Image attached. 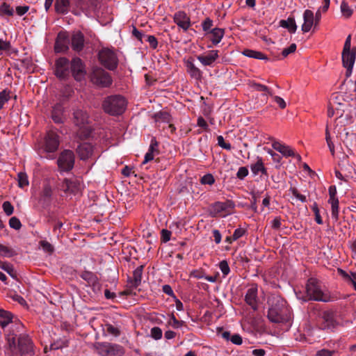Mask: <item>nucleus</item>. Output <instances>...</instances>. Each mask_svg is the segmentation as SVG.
Listing matches in <instances>:
<instances>
[{"instance_id":"nucleus-42","label":"nucleus","mask_w":356,"mask_h":356,"mask_svg":"<svg viewBox=\"0 0 356 356\" xmlns=\"http://www.w3.org/2000/svg\"><path fill=\"white\" fill-rule=\"evenodd\" d=\"M340 8L341 12L344 17L348 18L352 15L353 10L346 1H342Z\"/></svg>"},{"instance_id":"nucleus-27","label":"nucleus","mask_w":356,"mask_h":356,"mask_svg":"<svg viewBox=\"0 0 356 356\" xmlns=\"http://www.w3.org/2000/svg\"><path fill=\"white\" fill-rule=\"evenodd\" d=\"M272 147L274 149L281 153L284 156H294L295 152L293 149L289 146L280 143L278 141H275L272 144Z\"/></svg>"},{"instance_id":"nucleus-25","label":"nucleus","mask_w":356,"mask_h":356,"mask_svg":"<svg viewBox=\"0 0 356 356\" xmlns=\"http://www.w3.org/2000/svg\"><path fill=\"white\" fill-rule=\"evenodd\" d=\"M186 67L187 72L190 76L196 79L199 80L202 78V72L195 66L193 62V59L189 58L186 61Z\"/></svg>"},{"instance_id":"nucleus-57","label":"nucleus","mask_w":356,"mask_h":356,"mask_svg":"<svg viewBox=\"0 0 356 356\" xmlns=\"http://www.w3.org/2000/svg\"><path fill=\"white\" fill-rule=\"evenodd\" d=\"M169 324L171 325L174 328H179L183 325L184 322L178 321L175 318V316L173 314H172L170 316Z\"/></svg>"},{"instance_id":"nucleus-13","label":"nucleus","mask_w":356,"mask_h":356,"mask_svg":"<svg viewBox=\"0 0 356 356\" xmlns=\"http://www.w3.org/2000/svg\"><path fill=\"white\" fill-rule=\"evenodd\" d=\"M60 188L65 193L76 194L81 191L82 186L81 180L74 177L72 179H65L63 181Z\"/></svg>"},{"instance_id":"nucleus-15","label":"nucleus","mask_w":356,"mask_h":356,"mask_svg":"<svg viewBox=\"0 0 356 356\" xmlns=\"http://www.w3.org/2000/svg\"><path fill=\"white\" fill-rule=\"evenodd\" d=\"M71 73L76 81H81L86 75V70L82 60L79 58H74L70 63Z\"/></svg>"},{"instance_id":"nucleus-43","label":"nucleus","mask_w":356,"mask_h":356,"mask_svg":"<svg viewBox=\"0 0 356 356\" xmlns=\"http://www.w3.org/2000/svg\"><path fill=\"white\" fill-rule=\"evenodd\" d=\"M252 87L257 91L264 92V95H266L273 96L271 90L266 86L260 83H254Z\"/></svg>"},{"instance_id":"nucleus-2","label":"nucleus","mask_w":356,"mask_h":356,"mask_svg":"<svg viewBox=\"0 0 356 356\" xmlns=\"http://www.w3.org/2000/svg\"><path fill=\"white\" fill-rule=\"evenodd\" d=\"M268 318L273 323H282L290 318V311L286 302L280 296L273 295L268 300Z\"/></svg>"},{"instance_id":"nucleus-35","label":"nucleus","mask_w":356,"mask_h":356,"mask_svg":"<svg viewBox=\"0 0 356 356\" xmlns=\"http://www.w3.org/2000/svg\"><path fill=\"white\" fill-rule=\"evenodd\" d=\"M13 15L14 9L10 4L3 2L0 5V15L11 17Z\"/></svg>"},{"instance_id":"nucleus-59","label":"nucleus","mask_w":356,"mask_h":356,"mask_svg":"<svg viewBox=\"0 0 356 356\" xmlns=\"http://www.w3.org/2000/svg\"><path fill=\"white\" fill-rule=\"evenodd\" d=\"M145 37L152 48L156 49L157 47L158 42L154 35H145Z\"/></svg>"},{"instance_id":"nucleus-41","label":"nucleus","mask_w":356,"mask_h":356,"mask_svg":"<svg viewBox=\"0 0 356 356\" xmlns=\"http://www.w3.org/2000/svg\"><path fill=\"white\" fill-rule=\"evenodd\" d=\"M10 92L6 89L0 92V110L3 108L5 103L8 102L10 98Z\"/></svg>"},{"instance_id":"nucleus-18","label":"nucleus","mask_w":356,"mask_h":356,"mask_svg":"<svg viewBox=\"0 0 356 356\" xmlns=\"http://www.w3.org/2000/svg\"><path fill=\"white\" fill-rule=\"evenodd\" d=\"M257 286L252 285L249 288L245 296V302L255 311L258 308L257 305Z\"/></svg>"},{"instance_id":"nucleus-20","label":"nucleus","mask_w":356,"mask_h":356,"mask_svg":"<svg viewBox=\"0 0 356 356\" xmlns=\"http://www.w3.org/2000/svg\"><path fill=\"white\" fill-rule=\"evenodd\" d=\"M302 17L304 22L302 25L301 30L303 33H308L312 30L313 25H315L314 13L307 9L304 11Z\"/></svg>"},{"instance_id":"nucleus-23","label":"nucleus","mask_w":356,"mask_h":356,"mask_svg":"<svg viewBox=\"0 0 356 356\" xmlns=\"http://www.w3.org/2000/svg\"><path fill=\"white\" fill-rule=\"evenodd\" d=\"M84 35L80 31L74 32L71 38V46L74 51H81L84 47Z\"/></svg>"},{"instance_id":"nucleus-19","label":"nucleus","mask_w":356,"mask_h":356,"mask_svg":"<svg viewBox=\"0 0 356 356\" xmlns=\"http://www.w3.org/2000/svg\"><path fill=\"white\" fill-rule=\"evenodd\" d=\"M69 40L65 33H59L55 42V51L58 53L65 52L68 49Z\"/></svg>"},{"instance_id":"nucleus-52","label":"nucleus","mask_w":356,"mask_h":356,"mask_svg":"<svg viewBox=\"0 0 356 356\" xmlns=\"http://www.w3.org/2000/svg\"><path fill=\"white\" fill-rule=\"evenodd\" d=\"M75 6L77 8L84 10L88 8L89 1L88 0H73Z\"/></svg>"},{"instance_id":"nucleus-64","label":"nucleus","mask_w":356,"mask_h":356,"mask_svg":"<svg viewBox=\"0 0 356 356\" xmlns=\"http://www.w3.org/2000/svg\"><path fill=\"white\" fill-rule=\"evenodd\" d=\"M213 26V21L210 18H206L202 24L204 31H208Z\"/></svg>"},{"instance_id":"nucleus-5","label":"nucleus","mask_w":356,"mask_h":356,"mask_svg":"<svg viewBox=\"0 0 356 356\" xmlns=\"http://www.w3.org/2000/svg\"><path fill=\"white\" fill-rule=\"evenodd\" d=\"M307 296L309 300L327 302L330 300L328 292L314 278H310L306 286Z\"/></svg>"},{"instance_id":"nucleus-9","label":"nucleus","mask_w":356,"mask_h":356,"mask_svg":"<svg viewBox=\"0 0 356 356\" xmlns=\"http://www.w3.org/2000/svg\"><path fill=\"white\" fill-rule=\"evenodd\" d=\"M57 163L62 171L71 170L74 165V154L71 150H64L59 155Z\"/></svg>"},{"instance_id":"nucleus-34","label":"nucleus","mask_w":356,"mask_h":356,"mask_svg":"<svg viewBox=\"0 0 356 356\" xmlns=\"http://www.w3.org/2000/svg\"><path fill=\"white\" fill-rule=\"evenodd\" d=\"M243 54L248 58H253L259 60L267 59V57L261 51L252 49H245L243 51Z\"/></svg>"},{"instance_id":"nucleus-29","label":"nucleus","mask_w":356,"mask_h":356,"mask_svg":"<svg viewBox=\"0 0 356 356\" xmlns=\"http://www.w3.org/2000/svg\"><path fill=\"white\" fill-rule=\"evenodd\" d=\"M224 33H225V32H224V30L222 29H220V28L213 29L210 31L211 40L212 43L214 45H216L218 43H220L221 40H222V38L224 36Z\"/></svg>"},{"instance_id":"nucleus-33","label":"nucleus","mask_w":356,"mask_h":356,"mask_svg":"<svg viewBox=\"0 0 356 356\" xmlns=\"http://www.w3.org/2000/svg\"><path fill=\"white\" fill-rule=\"evenodd\" d=\"M154 119L158 122L170 123L172 118L169 113L160 111L154 114Z\"/></svg>"},{"instance_id":"nucleus-54","label":"nucleus","mask_w":356,"mask_h":356,"mask_svg":"<svg viewBox=\"0 0 356 356\" xmlns=\"http://www.w3.org/2000/svg\"><path fill=\"white\" fill-rule=\"evenodd\" d=\"M296 50V44L295 43L291 44L289 47L284 48L282 50V55L284 58L288 56L290 54L295 52Z\"/></svg>"},{"instance_id":"nucleus-31","label":"nucleus","mask_w":356,"mask_h":356,"mask_svg":"<svg viewBox=\"0 0 356 356\" xmlns=\"http://www.w3.org/2000/svg\"><path fill=\"white\" fill-rule=\"evenodd\" d=\"M280 24L282 27L287 29L291 33H295L297 30V25L293 17H289L286 20H281Z\"/></svg>"},{"instance_id":"nucleus-55","label":"nucleus","mask_w":356,"mask_h":356,"mask_svg":"<svg viewBox=\"0 0 356 356\" xmlns=\"http://www.w3.org/2000/svg\"><path fill=\"white\" fill-rule=\"evenodd\" d=\"M290 191L293 196L296 197L298 200H299L301 202H307V197L305 195L300 194L296 188H291Z\"/></svg>"},{"instance_id":"nucleus-32","label":"nucleus","mask_w":356,"mask_h":356,"mask_svg":"<svg viewBox=\"0 0 356 356\" xmlns=\"http://www.w3.org/2000/svg\"><path fill=\"white\" fill-rule=\"evenodd\" d=\"M328 203L331 205L332 218L337 221L339 219V200L338 198L329 199Z\"/></svg>"},{"instance_id":"nucleus-38","label":"nucleus","mask_w":356,"mask_h":356,"mask_svg":"<svg viewBox=\"0 0 356 356\" xmlns=\"http://www.w3.org/2000/svg\"><path fill=\"white\" fill-rule=\"evenodd\" d=\"M143 266H140L135 269L133 272L134 284L135 286H138L142 279Z\"/></svg>"},{"instance_id":"nucleus-1","label":"nucleus","mask_w":356,"mask_h":356,"mask_svg":"<svg viewBox=\"0 0 356 356\" xmlns=\"http://www.w3.org/2000/svg\"><path fill=\"white\" fill-rule=\"evenodd\" d=\"M6 340L8 346V353L10 356H33L35 354L33 343L26 334L10 333L6 334Z\"/></svg>"},{"instance_id":"nucleus-61","label":"nucleus","mask_w":356,"mask_h":356,"mask_svg":"<svg viewBox=\"0 0 356 356\" xmlns=\"http://www.w3.org/2000/svg\"><path fill=\"white\" fill-rule=\"evenodd\" d=\"M245 233V230L242 228H237L234 230L232 235V240L236 241L237 239L242 237Z\"/></svg>"},{"instance_id":"nucleus-63","label":"nucleus","mask_w":356,"mask_h":356,"mask_svg":"<svg viewBox=\"0 0 356 356\" xmlns=\"http://www.w3.org/2000/svg\"><path fill=\"white\" fill-rule=\"evenodd\" d=\"M282 226V220L281 218L279 216L275 217L271 221V227L274 229H279Z\"/></svg>"},{"instance_id":"nucleus-44","label":"nucleus","mask_w":356,"mask_h":356,"mask_svg":"<svg viewBox=\"0 0 356 356\" xmlns=\"http://www.w3.org/2000/svg\"><path fill=\"white\" fill-rule=\"evenodd\" d=\"M40 248L44 252L51 254L54 251L53 245L47 241H40L39 242Z\"/></svg>"},{"instance_id":"nucleus-11","label":"nucleus","mask_w":356,"mask_h":356,"mask_svg":"<svg viewBox=\"0 0 356 356\" xmlns=\"http://www.w3.org/2000/svg\"><path fill=\"white\" fill-rule=\"evenodd\" d=\"M55 67V74L60 79H66L71 73L70 64L66 58L62 57L57 59Z\"/></svg>"},{"instance_id":"nucleus-46","label":"nucleus","mask_w":356,"mask_h":356,"mask_svg":"<svg viewBox=\"0 0 356 356\" xmlns=\"http://www.w3.org/2000/svg\"><path fill=\"white\" fill-rule=\"evenodd\" d=\"M0 268L6 271L11 277H15L14 268L9 263H2L1 265H0Z\"/></svg>"},{"instance_id":"nucleus-37","label":"nucleus","mask_w":356,"mask_h":356,"mask_svg":"<svg viewBox=\"0 0 356 356\" xmlns=\"http://www.w3.org/2000/svg\"><path fill=\"white\" fill-rule=\"evenodd\" d=\"M17 254L15 250L8 246L0 244V256L3 257H11Z\"/></svg>"},{"instance_id":"nucleus-3","label":"nucleus","mask_w":356,"mask_h":356,"mask_svg":"<svg viewBox=\"0 0 356 356\" xmlns=\"http://www.w3.org/2000/svg\"><path fill=\"white\" fill-rule=\"evenodd\" d=\"M126 99L120 95H111L106 97L102 102L104 111L113 116L122 115L127 108Z\"/></svg>"},{"instance_id":"nucleus-28","label":"nucleus","mask_w":356,"mask_h":356,"mask_svg":"<svg viewBox=\"0 0 356 356\" xmlns=\"http://www.w3.org/2000/svg\"><path fill=\"white\" fill-rule=\"evenodd\" d=\"M74 123L79 127H82L88 123V115L81 109H77L74 112Z\"/></svg>"},{"instance_id":"nucleus-50","label":"nucleus","mask_w":356,"mask_h":356,"mask_svg":"<svg viewBox=\"0 0 356 356\" xmlns=\"http://www.w3.org/2000/svg\"><path fill=\"white\" fill-rule=\"evenodd\" d=\"M215 182V179L211 174L204 175L201 178V183L202 184L212 185Z\"/></svg>"},{"instance_id":"nucleus-49","label":"nucleus","mask_w":356,"mask_h":356,"mask_svg":"<svg viewBox=\"0 0 356 356\" xmlns=\"http://www.w3.org/2000/svg\"><path fill=\"white\" fill-rule=\"evenodd\" d=\"M219 268L222 273L223 274L224 277L227 276L230 272V268L228 265V263L225 260H222L220 262Z\"/></svg>"},{"instance_id":"nucleus-53","label":"nucleus","mask_w":356,"mask_h":356,"mask_svg":"<svg viewBox=\"0 0 356 356\" xmlns=\"http://www.w3.org/2000/svg\"><path fill=\"white\" fill-rule=\"evenodd\" d=\"M217 141H218V145L220 147H221L222 148L227 149V150H230L232 149L231 144L225 143L224 138L222 136H218L217 137Z\"/></svg>"},{"instance_id":"nucleus-12","label":"nucleus","mask_w":356,"mask_h":356,"mask_svg":"<svg viewBox=\"0 0 356 356\" xmlns=\"http://www.w3.org/2000/svg\"><path fill=\"white\" fill-rule=\"evenodd\" d=\"M59 143V136L57 132L54 130L49 131L44 138V150L47 152H54L58 148Z\"/></svg>"},{"instance_id":"nucleus-56","label":"nucleus","mask_w":356,"mask_h":356,"mask_svg":"<svg viewBox=\"0 0 356 356\" xmlns=\"http://www.w3.org/2000/svg\"><path fill=\"white\" fill-rule=\"evenodd\" d=\"M10 48V42L3 39H0V56L3 51L9 50Z\"/></svg>"},{"instance_id":"nucleus-26","label":"nucleus","mask_w":356,"mask_h":356,"mask_svg":"<svg viewBox=\"0 0 356 356\" xmlns=\"http://www.w3.org/2000/svg\"><path fill=\"white\" fill-rule=\"evenodd\" d=\"M71 6L70 0H55V12L59 15H66L69 13Z\"/></svg>"},{"instance_id":"nucleus-58","label":"nucleus","mask_w":356,"mask_h":356,"mask_svg":"<svg viewBox=\"0 0 356 356\" xmlns=\"http://www.w3.org/2000/svg\"><path fill=\"white\" fill-rule=\"evenodd\" d=\"M161 235L162 242L167 243L170 240L171 232L163 229L161 232Z\"/></svg>"},{"instance_id":"nucleus-21","label":"nucleus","mask_w":356,"mask_h":356,"mask_svg":"<svg viewBox=\"0 0 356 356\" xmlns=\"http://www.w3.org/2000/svg\"><path fill=\"white\" fill-rule=\"evenodd\" d=\"M81 277L87 282L88 284L92 287L94 291L100 290V283L98 277L93 273L84 271L81 275Z\"/></svg>"},{"instance_id":"nucleus-14","label":"nucleus","mask_w":356,"mask_h":356,"mask_svg":"<svg viewBox=\"0 0 356 356\" xmlns=\"http://www.w3.org/2000/svg\"><path fill=\"white\" fill-rule=\"evenodd\" d=\"M355 58L356 47H353L351 51H343L342 62L343 67L346 68V76L351 75Z\"/></svg>"},{"instance_id":"nucleus-45","label":"nucleus","mask_w":356,"mask_h":356,"mask_svg":"<svg viewBox=\"0 0 356 356\" xmlns=\"http://www.w3.org/2000/svg\"><path fill=\"white\" fill-rule=\"evenodd\" d=\"M151 337L155 340H159L162 338L163 332L159 327H154L150 331Z\"/></svg>"},{"instance_id":"nucleus-7","label":"nucleus","mask_w":356,"mask_h":356,"mask_svg":"<svg viewBox=\"0 0 356 356\" xmlns=\"http://www.w3.org/2000/svg\"><path fill=\"white\" fill-rule=\"evenodd\" d=\"M91 81L101 87H108L112 83L110 74L100 67H95L91 74Z\"/></svg>"},{"instance_id":"nucleus-47","label":"nucleus","mask_w":356,"mask_h":356,"mask_svg":"<svg viewBox=\"0 0 356 356\" xmlns=\"http://www.w3.org/2000/svg\"><path fill=\"white\" fill-rule=\"evenodd\" d=\"M312 209L313 212L314 213L315 220H316V223L318 224V225H322L323 224V220H322L321 216L320 215V211H319V209H318V205H317L316 203H314L312 205Z\"/></svg>"},{"instance_id":"nucleus-10","label":"nucleus","mask_w":356,"mask_h":356,"mask_svg":"<svg viewBox=\"0 0 356 356\" xmlns=\"http://www.w3.org/2000/svg\"><path fill=\"white\" fill-rule=\"evenodd\" d=\"M234 207L235 204L232 200L216 202L210 206L209 213L212 217H216L222 212L230 213V211L233 209Z\"/></svg>"},{"instance_id":"nucleus-6","label":"nucleus","mask_w":356,"mask_h":356,"mask_svg":"<svg viewBox=\"0 0 356 356\" xmlns=\"http://www.w3.org/2000/svg\"><path fill=\"white\" fill-rule=\"evenodd\" d=\"M0 327L6 336L9 331L10 333H19L23 328L22 323L13 321L11 313L2 309H0Z\"/></svg>"},{"instance_id":"nucleus-22","label":"nucleus","mask_w":356,"mask_h":356,"mask_svg":"<svg viewBox=\"0 0 356 356\" xmlns=\"http://www.w3.org/2000/svg\"><path fill=\"white\" fill-rule=\"evenodd\" d=\"M102 350L103 356H123L124 353L123 348L116 344L104 345Z\"/></svg>"},{"instance_id":"nucleus-8","label":"nucleus","mask_w":356,"mask_h":356,"mask_svg":"<svg viewBox=\"0 0 356 356\" xmlns=\"http://www.w3.org/2000/svg\"><path fill=\"white\" fill-rule=\"evenodd\" d=\"M99 59L101 63L110 70L116 68L118 58L113 51L109 49H103L99 53Z\"/></svg>"},{"instance_id":"nucleus-51","label":"nucleus","mask_w":356,"mask_h":356,"mask_svg":"<svg viewBox=\"0 0 356 356\" xmlns=\"http://www.w3.org/2000/svg\"><path fill=\"white\" fill-rule=\"evenodd\" d=\"M2 207L3 209V211L5 212V213L7 216H10L11 214H13V211H14V207L10 202H8V201L4 202L3 203Z\"/></svg>"},{"instance_id":"nucleus-60","label":"nucleus","mask_w":356,"mask_h":356,"mask_svg":"<svg viewBox=\"0 0 356 356\" xmlns=\"http://www.w3.org/2000/svg\"><path fill=\"white\" fill-rule=\"evenodd\" d=\"M248 175V170L246 167H241L237 172V177L240 179H243Z\"/></svg>"},{"instance_id":"nucleus-36","label":"nucleus","mask_w":356,"mask_h":356,"mask_svg":"<svg viewBox=\"0 0 356 356\" xmlns=\"http://www.w3.org/2000/svg\"><path fill=\"white\" fill-rule=\"evenodd\" d=\"M264 165V164L262 159L261 157H257V161L250 165V170L253 176L258 175Z\"/></svg>"},{"instance_id":"nucleus-16","label":"nucleus","mask_w":356,"mask_h":356,"mask_svg":"<svg viewBox=\"0 0 356 356\" xmlns=\"http://www.w3.org/2000/svg\"><path fill=\"white\" fill-rule=\"evenodd\" d=\"M76 152L81 160H87L95 156V147L89 143H81L77 147Z\"/></svg>"},{"instance_id":"nucleus-40","label":"nucleus","mask_w":356,"mask_h":356,"mask_svg":"<svg viewBox=\"0 0 356 356\" xmlns=\"http://www.w3.org/2000/svg\"><path fill=\"white\" fill-rule=\"evenodd\" d=\"M52 195V189L49 184H44L41 193V198L44 200H48Z\"/></svg>"},{"instance_id":"nucleus-24","label":"nucleus","mask_w":356,"mask_h":356,"mask_svg":"<svg viewBox=\"0 0 356 356\" xmlns=\"http://www.w3.org/2000/svg\"><path fill=\"white\" fill-rule=\"evenodd\" d=\"M218 58V51L217 50L209 51L205 55H200L197 57V60L204 66L212 65Z\"/></svg>"},{"instance_id":"nucleus-39","label":"nucleus","mask_w":356,"mask_h":356,"mask_svg":"<svg viewBox=\"0 0 356 356\" xmlns=\"http://www.w3.org/2000/svg\"><path fill=\"white\" fill-rule=\"evenodd\" d=\"M18 186L20 188H24L29 186V181L28 176L26 172H20L17 174Z\"/></svg>"},{"instance_id":"nucleus-62","label":"nucleus","mask_w":356,"mask_h":356,"mask_svg":"<svg viewBox=\"0 0 356 356\" xmlns=\"http://www.w3.org/2000/svg\"><path fill=\"white\" fill-rule=\"evenodd\" d=\"M106 332L108 334H112L115 337H117L120 334V331L117 327H115L110 324L106 325Z\"/></svg>"},{"instance_id":"nucleus-17","label":"nucleus","mask_w":356,"mask_h":356,"mask_svg":"<svg viewBox=\"0 0 356 356\" xmlns=\"http://www.w3.org/2000/svg\"><path fill=\"white\" fill-rule=\"evenodd\" d=\"M174 22L184 31H186L191 26L190 17L184 11L179 10L175 13Z\"/></svg>"},{"instance_id":"nucleus-4","label":"nucleus","mask_w":356,"mask_h":356,"mask_svg":"<svg viewBox=\"0 0 356 356\" xmlns=\"http://www.w3.org/2000/svg\"><path fill=\"white\" fill-rule=\"evenodd\" d=\"M321 320L320 328L328 332H335L338 327L344 325L342 315L333 310L324 311Z\"/></svg>"},{"instance_id":"nucleus-48","label":"nucleus","mask_w":356,"mask_h":356,"mask_svg":"<svg viewBox=\"0 0 356 356\" xmlns=\"http://www.w3.org/2000/svg\"><path fill=\"white\" fill-rule=\"evenodd\" d=\"M9 225L15 230H19L22 227L20 220L17 217H12L9 220Z\"/></svg>"},{"instance_id":"nucleus-30","label":"nucleus","mask_w":356,"mask_h":356,"mask_svg":"<svg viewBox=\"0 0 356 356\" xmlns=\"http://www.w3.org/2000/svg\"><path fill=\"white\" fill-rule=\"evenodd\" d=\"M63 107L60 104H56L52 109L51 118L56 123L62 122Z\"/></svg>"}]
</instances>
